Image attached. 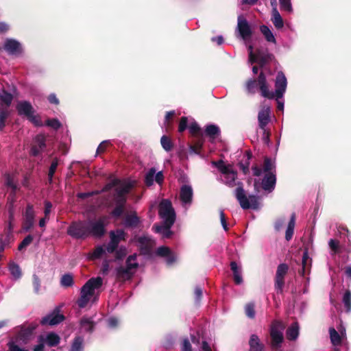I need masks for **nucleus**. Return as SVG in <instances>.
Returning a JSON list of instances; mask_svg holds the SVG:
<instances>
[{
  "label": "nucleus",
  "mask_w": 351,
  "mask_h": 351,
  "mask_svg": "<svg viewBox=\"0 0 351 351\" xmlns=\"http://www.w3.org/2000/svg\"><path fill=\"white\" fill-rule=\"evenodd\" d=\"M212 165L220 171L219 180L229 187L239 185L237 183V173L232 169L230 165H226L221 160L213 161ZM235 196L241 207L243 209H257L259 208L258 198L254 195H247L241 186H239L235 190Z\"/></svg>",
  "instance_id": "1"
},
{
  "label": "nucleus",
  "mask_w": 351,
  "mask_h": 351,
  "mask_svg": "<svg viewBox=\"0 0 351 351\" xmlns=\"http://www.w3.org/2000/svg\"><path fill=\"white\" fill-rule=\"evenodd\" d=\"M287 80L285 74L280 71L275 80V91L269 90V86L265 75L261 72L257 80L250 79L246 82V89L248 93L254 94L258 87L261 96L268 99H282L286 92Z\"/></svg>",
  "instance_id": "2"
},
{
  "label": "nucleus",
  "mask_w": 351,
  "mask_h": 351,
  "mask_svg": "<svg viewBox=\"0 0 351 351\" xmlns=\"http://www.w3.org/2000/svg\"><path fill=\"white\" fill-rule=\"evenodd\" d=\"M237 31L239 35L247 46L249 52V62L250 64L258 63L263 66L270 58L269 54H261L259 52L256 54L254 53L253 47L250 43L252 32L247 21L243 16H239Z\"/></svg>",
  "instance_id": "3"
},
{
  "label": "nucleus",
  "mask_w": 351,
  "mask_h": 351,
  "mask_svg": "<svg viewBox=\"0 0 351 351\" xmlns=\"http://www.w3.org/2000/svg\"><path fill=\"white\" fill-rule=\"evenodd\" d=\"M133 185L134 183L130 180H114L104 188L103 191H107L112 189L115 191L116 207L112 213L114 217H119L123 213L126 201V195L130 192Z\"/></svg>",
  "instance_id": "4"
},
{
  "label": "nucleus",
  "mask_w": 351,
  "mask_h": 351,
  "mask_svg": "<svg viewBox=\"0 0 351 351\" xmlns=\"http://www.w3.org/2000/svg\"><path fill=\"white\" fill-rule=\"evenodd\" d=\"M103 284L101 277L91 278L82 287L77 304L80 308L86 307L89 303L97 300L99 289Z\"/></svg>",
  "instance_id": "5"
},
{
  "label": "nucleus",
  "mask_w": 351,
  "mask_h": 351,
  "mask_svg": "<svg viewBox=\"0 0 351 351\" xmlns=\"http://www.w3.org/2000/svg\"><path fill=\"white\" fill-rule=\"evenodd\" d=\"M252 171L256 176L263 174L262 187L265 191H271L274 189L276 181L274 162L269 158H265L263 169L254 167L252 168Z\"/></svg>",
  "instance_id": "6"
},
{
  "label": "nucleus",
  "mask_w": 351,
  "mask_h": 351,
  "mask_svg": "<svg viewBox=\"0 0 351 351\" xmlns=\"http://www.w3.org/2000/svg\"><path fill=\"white\" fill-rule=\"evenodd\" d=\"M35 327L21 328L17 330L15 338L8 343L10 351H28L20 348L18 344L25 343L32 335Z\"/></svg>",
  "instance_id": "7"
},
{
  "label": "nucleus",
  "mask_w": 351,
  "mask_h": 351,
  "mask_svg": "<svg viewBox=\"0 0 351 351\" xmlns=\"http://www.w3.org/2000/svg\"><path fill=\"white\" fill-rule=\"evenodd\" d=\"M109 223V217L102 216L97 219L87 220L88 237H101L106 232Z\"/></svg>",
  "instance_id": "8"
},
{
  "label": "nucleus",
  "mask_w": 351,
  "mask_h": 351,
  "mask_svg": "<svg viewBox=\"0 0 351 351\" xmlns=\"http://www.w3.org/2000/svg\"><path fill=\"white\" fill-rule=\"evenodd\" d=\"M138 264L136 261V254L130 256L126 261L125 267H119L117 269V277L119 280H126L134 274Z\"/></svg>",
  "instance_id": "9"
},
{
  "label": "nucleus",
  "mask_w": 351,
  "mask_h": 351,
  "mask_svg": "<svg viewBox=\"0 0 351 351\" xmlns=\"http://www.w3.org/2000/svg\"><path fill=\"white\" fill-rule=\"evenodd\" d=\"M16 110L19 115L27 117L34 125L36 126L43 125L40 117L34 114V109L29 101H19L16 105Z\"/></svg>",
  "instance_id": "10"
},
{
  "label": "nucleus",
  "mask_w": 351,
  "mask_h": 351,
  "mask_svg": "<svg viewBox=\"0 0 351 351\" xmlns=\"http://www.w3.org/2000/svg\"><path fill=\"white\" fill-rule=\"evenodd\" d=\"M159 215L162 223L172 226L176 220V212L171 202L168 199H163L159 204Z\"/></svg>",
  "instance_id": "11"
},
{
  "label": "nucleus",
  "mask_w": 351,
  "mask_h": 351,
  "mask_svg": "<svg viewBox=\"0 0 351 351\" xmlns=\"http://www.w3.org/2000/svg\"><path fill=\"white\" fill-rule=\"evenodd\" d=\"M67 234L77 239L87 238L88 237L87 220L71 223L67 228Z\"/></svg>",
  "instance_id": "12"
},
{
  "label": "nucleus",
  "mask_w": 351,
  "mask_h": 351,
  "mask_svg": "<svg viewBox=\"0 0 351 351\" xmlns=\"http://www.w3.org/2000/svg\"><path fill=\"white\" fill-rule=\"evenodd\" d=\"M3 48L8 55L14 57L22 56L24 53L23 44L18 40L12 38L5 39Z\"/></svg>",
  "instance_id": "13"
},
{
  "label": "nucleus",
  "mask_w": 351,
  "mask_h": 351,
  "mask_svg": "<svg viewBox=\"0 0 351 351\" xmlns=\"http://www.w3.org/2000/svg\"><path fill=\"white\" fill-rule=\"evenodd\" d=\"M271 108L268 105L262 104L258 114V125L263 130V134L267 141L269 140V133L266 132V126L271 120Z\"/></svg>",
  "instance_id": "14"
},
{
  "label": "nucleus",
  "mask_w": 351,
  "mask_h": 351,
  "mask_svg": "<svg viewBox=\"0 0 351 351\" xmlns=\"http://www.w3.org/2000/svg\"><path fill=\"white\" fill-rule=\"evenodd\" d=\"M110 241L106 246L108 253H113L117 249L119 243L121 241H125L127 237V234L123 230L118 229L117 230H112L109 233Z\"/></svg>",
  "instance_id": "15"
},
{
  "label": "nucleus",
  "mask_w": 351,
  "mask_h": 351,
  "mask_svg": "<svg viewBox=\"0 0 351 351\" xmlns=\"http://www.w3.org/2000/svg\"><path fill=\"white\" fill-rule=\"evenodd\" d=\"M285 326L282 322L274 321L271 326L270 335L272 340V347L278 348L280 346L283 340L282 331Z\"/></svg>",
  "instance_id": "16"
},
{
  "label": "nucleus",
  "mask_w": 351,
  "mask_h": 351,
  "mask_svg": "<svg viewBox=\"0 0 351 351\" xmlns=\"http://www.w3.org/2000/svg\"><path fill=\"white\" fill-rule=\"evenodd\" d=\"M193 191L191 186L184 184L181 186L179 195V199L182 206L186 211L193 202Z\"/></svg>",
  "instance_id": "17"
},
{
  "label": "nucleus",
  "mask_w": 351,
  "mask_h": 351,
  "mask_svg": "<svg viewBox=\"0 0 351 351\" xmlns=\"http://www.w3.org/2000/svg\"><path fill=\"white\" fill-rule=\"evenodd\" d=\"M164 180V176L162 171H156V169L152 167L149 169L145 175V182L147 186H150L154 182L161 184Z\"/></svg>",
  "instance_id": "18"
},
{
  "label": "nucleus",
  "mask_w": 351,
  "mask_h": 351,
  "mask_svg": "<svg viewBox=\"0 0 351 351\" xmlns=\"http://www.w3.org/2000/svg\"><path fill=\"white\" fill-rule=\"evenodd\" d=\"M46 138L43 134H38L35 136L31 149V154L37 156L46 147Z\"/></svg>",
  "instance_id": "19"
},
{
  "label": "nucleus",
  "mask_w": 351,
  "mask_h": 351,
  "mask_svg": "<svg viewBox=\"0 0 351 351\" xmlns=\"http://www.w3.org/2000/svg\"><path fill=\"white\" fill-rule=\"evenodd\" d=\"M138 246L144 254H149L155 245V242L148 236L139 237L137 239Z\"/></svg>",
  "instance_id": "20"
},
{
  "label": "nucleus",
  "mask_w": 351,
  "mask_h": 351,
  "mask_svg": "<svg viewBox=\"0 0 351 351\" xmlns=\"http://www.w3.org/2000/svg\"><path fill=\"white\" fill-rule=\"evenodd\" d=\"M157 256L163 258L168 265H171L176 261V256L171 250L165 246L158 247L156 252Z\"/></svg>",
  "instance_id": "21"
},
{
  "label": "nucleus",
  "mask_w": 351,
  "mask_h": 351,
  "mask_svg": "<svg viewBox=\"0 0 351 351\" xmlns=\"http://www.w3.org/2000/svg\"><path fill=\"white\" fill-rule=\"evenodd\" d=\"M288 271L286 264H280L277 268L276 274L275 287L277 290L282 291L284 286V277Z\"/></svg>",
  "instance_id": "22"
},
{
  "label": "nucleus",
  "mask_w": 351,
  "mask_h": 351,
  "mask_svg": "<svg viewBox=\"0 0 351 351\" xmlns=\"http://www.w3.org/2000/svg\"><path fill=\"white\" fill-rule=\"evenodd\" d=\"M64 316L62 315L53 313L43 317L41 320V324L43 325L54 326L62 322Z\"/></svg>",
  "instance_id": "23"
},
{
  "label": "nucleus",
  "mask_w": 351,
  "mask_h": 351,
  "mask_svg": "<svg viewBox=\"0 0 351 351\" xmlns=\"http://www.w3.org/2000/svg\"><path fill=\"white\" fill-rule=\"evenodd\" d=\"M230 268L233 273L234 281L237 285L243 283L242 269L234 261L230 263Z\"/></svg>",
  "instance_id": "24"
},
{
  "label": "nucleus",
  "mask_w": 351,
  "mask_h": 351,
  "mask_svg": "<svg viewBox=\"0 0 351 351\" xmlns=\"http://www.w3.org/2000/svg\"><path fill=\"white\" fill-rule=\"evenodd\" d=\"M95 326V323L92 318L84 317L80 321V332H91Z\"/></svg>",
  "instance_id": "25"
},
{
  "label": "nucleus",
  "mask_w": 351,
  "mask_h": 351,
  "mask_svg": "<svg viewBox=\"0 0 351 351\" xmlns=\"http://www.w3.org/2000/svg\"><path fill=\"white\" fill-rule=\"evenodd\" d=\"M44 335V342L50 347L56 346L60 342V337L54 332H49Z\"/></svg>",
  "instance_id": "26"
},
{
  "label": "nucleus",
  "mask_w": 351,
  "mask_h": 351,
  "mask_svg": "<svg viewBox=\"0 0 351 351\" xmlns=\"http://www.w3.org/2000/svg\"><path fill=\"white\" fill-rule=\"evenodd\" d=\"M295 226V215L293 213L291 216L290 220L288 223L286 232H285V239L287 241H290L293 235L294 228Z\"/></svg>",
  "instance_id": "27"
},
{
  "label": "nucleus",
  "mask_w": 351,
  "mask_h": 351,
  "mask_svg": "<svg viewBox=\"0 0 351 351\" xmlns=\"http://www.w3.org/2000/svg\"><path fill=\"white\" fill-rule=\"evenodd\" d=\"M271 21L277 29H281L284 26L283 20L277 8L272 9Z\"/></svg>",
  "instance_id": "28"
},
{
  "label": "nucleus",
  "mask_w": 351,
  "mask_h": 351,
  "mask_svg": "<svg viewBox=\"0 0 351 351\" xmlns=\"http://www.w3.org/2000/svg\"><path fill=\"white\" fill-rule=\"evenodd\" d=\"M299 335V326L297 322L292 324L287 330V337L289 340H295Z\"/></svg>",
  "instance_id": "29"
},
{
  "label": "nucleus",
  "mask_w": 351,
  "mask_h": 351,
  "mask_svg": "<svg viewBox=\"0 0 351 351\" xmlns=\"http://www.w3.org/2000/svg\"><path fill=\"white\" fill-rule=\"evenodd\" d=\"M329 334L331 343L335 346H339L345 340L334 328H330Z\"/></svg>",
  "instance_id": "30"
},
{
  "label": "nucleus",
  "mask_w": 351,
  "mask_h": 351,
  "mask_svg": "<svg viewBox=\"0 0 351 351\" xmlns=\"http://www.w3.org/2000/svg\"><path fill=\"white\" fill-rule=\"evenodd\" d=\"M260 30L267 42L276 44V40L275 36L267 26L261 25L260 27Z\"/></svg>",
  "instance_id": "31"
},
{
  "label": "nucleus",
  "mask_w": 351,
  "mask_h": 351,
  "mask_svg": "<svg viewBox=\"0 0 351 351\" xmlns=\"http://www.w3.org/2000/svg\"><path fill=\"white\" fill-rule=\"evenodd\" d=\"M171 226H169L168 225L164 223H162V225L154 226L155 232L160 233L164 238H169L171 236Z\"/></svg>",
  "instance_id": "32"
},
{
  "label": "nucleus",
  "mask_w": 351,
  "mask_h": 351,
  "mask_svg": "<svg viewBox=\"0 0 351 351\" xmlns=\"http://www.w3.org/2000/svg\"><path fill=\"white\" fill-rule=\"evenodd\" d=\"M12 100V95L5 91L0 93V106L3 107L5 106V108L8 107Z\"/></svg>",
  "instance_id": "33"
},
{
  "label": "nucleus",
  "mask_w": 351,
  "mask_h": 351,
  "mask_svg": "<svg viewBox=\"0 0 351 351\" xmlns=\"http://www.w3.org/2000/svg\"><path fill=\"white\" fill-rule=\"evenodd\" d=\"M250 351H261L263 349L262 345L259 343L258 337L252 335L250 340Z\"/></svg>",
  "instance_id": "34"
},
{
  "label": "nucleus",
  "mask_w": 351,
  "mask_h": 351,
  "mask_svg": "<svg viewBox=\"0 0 351 351\" xmlns=\"http://www.w3.org/2000/svg\"><path fill=\"white\" fill-rule=\"evenodd\" d=\"M139 223V219L135 214L127 215L124 225L127 227H136Z\"/></svg>",
  "instance_id": "35"
},
{
  "label": "nucleus",
  "mask_w": 351,
  "mask_h": 351,
  "mask_svg": "<svg viewBox=\"0 0 351 351\" xmlns=\"http://www.w3.org/2000/svg\"><path fill=\"white\" fill-rule=\"evenodd\" d=\"M84 339L81 337H77L71 347L70 351H83Z\"/></svg>",
  "instance_id": "36"
},
{
  "label": "nucleus",
  "mask_w": 351,
  "mask_h": 351,
  "mask_svg": "<svg viewBox=\"0 0 351 351\" xmlns=\"http://www.w3.org/2000/svg\"><path fill=\"white\" fill-rule=\"evenodd\" d=\"M343 303L347 313L351 312V292L349 290L346 291L343 296Z\"/></svg>",
  "instance_id": "37"
},
{
  "label": "nucleus",
  "mask_w": 351,
  "mask_h": 351,
  "mask_svg": "<svg viewBox=\"0 0 351 351\" xmlns=\"http://www.w3.org/2000/svg\"><path fill=\"white\" fill-rule=\"evenodd\" d=\"M107 252L106 247L102 245L97 246L90 254V258L96 259L101 258Z\"/></svg>",
  "instance_id": "38"
},
{
  "label": "nucleus",
  "mask_w": 351,
  "mask_h": 351,
  "mask_svg": "<svg viewBox=\"0 0 351 351\" xmlns=\"http://www.w3.org/2000/svg\"><path fill=\"white\" fill-rule=\"evenodd\" d=\"M35 212L33 206L28 204L24 213V221H34V222Z\"/></svg>",
  "instance_id": "39"
},
{
  "label": "nucleus",
  "mask_w": 351,
  "mask_h": 351,
  "mask_svg": "<svg viewBox=\"0 0 351 351\" xmlns=\"http://www.w3.org/2000/svg\"><path fill=\"white\" fill-rule=\"evenodd\" d=\"M9 270L10 274L15 279H19L21 277V271L18 265L14 263H11L9 265Z\"/></svg>",
  "instance_id": "40"
},
{
  "label": "nucleus",
  "mask_w": 351,
  "mask_h": 351,
  "mask_svg": "<svg viewBox=\"0 0 351 351\" xmlns=\"http://www.w3.org/2000/svg\"><path fill=\"white\" fill-rule=\"evenodd\" d=\"M5 184L12 189V193H14L16 189V184L15 183L14 175L7 173L5 175Z\"/></svg>",
  "instance_id": "41"
},
{
  "label": "nucleus",
  "mask_w": 351,
  "mask_h": 351,
  "mask_svg": "<svg viewBox=\"0 0 351 351\" xmlns=\"http://www.w3.org/2000/svg\"><path fill=\"white\" fill-rule=\"evenodd\" d=\"M206 135L211 138H215L219 133V128L215 125H208L205 130Z\"/></svg>",
  "instance_id": "42"
},
{
  "label": "nucleus",
  "mask_w": 351,
  "mask_h": 351,
  "mask_svg": "<svg viewBox=\"0 0 351 351\" xmlns=\"http://www.w3.org/2000/svg\"><path fill=\"white\" fill-rule=\"evenodd\" d=\"M245 313L247 317L253 319L255 317V304L253 302H249L245 306Z\"/></svg>",
  "instance_id": "43"
},
{
  "label": "nucleus",
  "mask_w": 351,
  "mask_h": 351,
  "mask_svg": "<svg viewBox=\"0 0 351 351\" xmlns=\"http://www.w3.org/2000/svg\"><path fill=\"white\" fill-rule=\"evenodd\" d=\"M311 261L308 257V252L305 251L302 256V269L300 271L302 276L305 274L306 270L308 268Z\"/></svg>",
  "instance_id": "44"
},
{
  "label": "nucleus",
  "mask_w": 351,
  "mask_h": 351,
  "mask_svg": "<svg viewBox=\"0 0 351 351\" xmlns=\"http://www.w3.org/2000/svg\"><path fill=\"white\" fill-rule=\"evenodd\" d=\"M58 165V158H54L51 164V166H50L49 170V173H48V178H49V180L50 182H52L53 175L56 172Z\"/></svg>",
  "instance_id": "45"
},
{
  "label": "nucleus",
  "mask_w": 351,
  "mask_h": 351,
  "mask_svg": "<svg viewBox=\"0 0 351 351\" xmlns=\"http://www.w3.org/2000/svg\"><path fill=\"white\" fill-rule=\"evenodd\" d=\"M61 285L63 287H71L73 284V279L71 275L65 274L61 278Z\"/></svg>",
  "instance_id": "46"
},
{
  "label": "nucleus",
  "mask_w": 351,
  "mask_h": 351,
  "mask_svg": "<svg viewBox=\"0 0 351 351\" xmlns=\"http://www.w3.org/2000/svg\"><path fill=\"white\" fill-rule=\"evenodd\" d=\"M8 116V111L3 107H0V130L5 126V121Z\"/></svg>",
  "instance_id": "47"
},
{
  "label": "nucleus",
  "mask_w": 351,
  "mask_h": 351,
  "mask_svg": "<svg viewBox=\"0 0 351 351\" xmlns=\"http://www.w3.org/2000/svg\"><path fill=\"white\" fill-rule=\"evenodd\" d=\"M160 143H161L162 147L166 151H169L171 149V147H172L171 142L170 139L168 137H167L166 136H162V138L160 139Z\"/></svg>",
  "instance_id": "48"
},
{
  "label": "nucleus",
  "mask_w": 351,
  "mask_h": 351,
  "mask_svg": "<svg viewBox=\"0 0 351 351\" xmlns=\"http://www.w3.org/2000/svg\"><path fill=\"white\" fill-rule=\"evenodd\" d=\"M280 9L288 12H292V6L290 0H280Z\"/></svg>",
  "instance_id": "49"
},
{
  "label": "nucleus",
  "mask_w": 351,
  "mask_h": 351,
  "mask_svg": "<svg viewBox=\"0 0 351 351\" xmlns=\"http://www.w3.org/2000/svg\"><path fill=\"white\" fill-rule=\"evenodd\" d=\"M46 125L51 127L55 130H58L61 127V123L57 119H51L47 120Z\"/></svg>",
  "instance_id": "50"
},
{
  "label": "nucleus",
  "mask_w": 351,
  "mask_h": 351,
  "mask_svg": "<svg viewBox=\"0 0 351 351\" xmlns=\"http://www.w3.org/2000/svg\"><path fill=\"white\" fill-rule=\"evenodd\" d=\"M33 241V237L30 234L27 235L19 245V250H22L23 248L29 245Z\"/></svg>",
  "instance_id": "51"
},
{
  "label": "nucleus",
  "mask_w": 351,
  "mask_h": 351,
  "mask_svg": "<svg viewBox=\"0 0 351 351\" xmlns=\"http://www.w3.org/2000/svg\"><path fill=\"white\" fill-rule=\"evenodd\" d=\"M188 128L190 132L193 134L198 133L200 130L199 125L195 121H191V123H189Z\"/></svg>",
  "instance_id": "52"
},
{
  "label": "nucleus",
  "mask_w": 351,
  "mask_h": 351,
  "mask_svg": "<svg viewBox=\"0 0 351 351\" xmlns=\"http://www.w3.org/2000/svg\"><path fill=\"white\" fill-rule=\"evenodd\" d=\"M44 335H40L38 337V344L34 348V351H44Z\"/></svg>",
  "instance_id": "53"
},
{
  "label": "nucleus",
  "mask_w": 351,
  "mask_h": 351,
  "mask_svg": "<svg viewBox=\"0 0 351 351\" xmlns=\"http://www.w3.org/2000/svg\"><path fill=\"white\" fill-rule=\"evenodd\" d=\"M188 119L184 117H182L179 123L178 131L180 132H182L186 129V128H188Z\"/></svg>",
  "instance_id": "54"
},
{
  "label": "nucleus",
  "mask_w": 351,
  "mask_h": 351,
  "mask_svg": "<svg viewBox=\"0 0 351 351\" xmlns=\"http://www.w3.org/2000/svg\"><path fill=\"white\" fill-rule=\"evenodd\" d=\"M33 286L35 293H38L40 287V282L38 277L35 274L33 276Z\"/></svg>",
  "instance_id": "55"
},
{
  "label": "nucleus",
  "mask_w": 351,
  "mask_h": 351,
  "mask_svg": "<svg viewBox=\"0 0 351 351\" xmlns=\"http://www.w3.org/2000/svg\"><path fill=\"white\" fill-rule=\"evenodd\" d=\"M328 245L334 253L339 252V241L335 239H330L328 242Z\"/></svg>",
  "instance_id": "56"
},
{
  "label": "nucleus",
  "mask_w": 351,
  "mask_h": 351,
  "mask_svg": "<svg viewBox=\"0 0 351 351\" xmlns=\"http://www.w3.org/2000/svg\"><path fill=\"white\" fill-rule=\"evenodd\" d=\"M182 351H192L190 341L187 339H183L182 342Z\"/></svg>",
  "instance_id": "57"
},
{
  "label": "nucleus",
  "mask_w": 351,
  "mask_h": 351,
  "mask_svg": "<svg viewBox=\"0 0 351 351\" xmlns=\"http://www.w3.org/2000/svg\"><path fill=\"white\" fill-rule=\"evenodd\" d=\"M116 258L117 259H121L126 254V248L124 247H119L117 250H116Z\"/></svg>",
  "instance_id": "58"
},
{
  "label": "nucleus",
  "mask_w": 351,
  "mask_h": 351,
  "mask_svg": "<svg viewBox=\"0 0 351 351\" xmlns=\"http://www.w3.org/2000/svg\"><path fill=\"white\" fill-rule=\"evenodd\" d=\"M285 222V218L278 219L275 222V229L278 231L280 230L283 228Z\"/></svg>",
  "instance_id": "59"
},
{
  "label": "nucleus",
  "mask_w": 351,
  "mask_h": 351,
  "mask_svg": "<svg viewBox=\"0 0 351 351\" xmlns=\"http://www.w3.org/2000/svg\"><path fill=\"white\" fill-rule=\"evenodd\" d=\"M220 221L223 228L224 229V230L227 231L228 230V224L226 223L225 214L223 210L220 211Z\"/></svg>",
  "instance_id": "60"
},
{
  "label": "nucleus",
  "mask_w": 351,
  "mask_h": 351,
  "mask_svg": "<svg viewBox=\"0 0 351 351\" xmlns=\"http://www.w3.org/2000/svg\"><path fill=\"white\" fill-rule=\"evenodd\" d=\"M202 289L199 287H195V301L197 303L199 302L201 298H202Z\"/></svg>",
  "instance_id": "61"
},
{
  "label": "nucleus",
  "mask_w": 351,
  "mask_h": 351,
  "mask_svg": "<svg viewBox=\"0 0 351 351\" xmlns=\"http://www.w3.org/2000/svg\"><path fill=\"white\" fill-rule=\"evenodd\" d=\"M108 326L110 328H114L116 327L119 324V320L117 318L112 317L108 319L107 320Z\"/></svg>",
  "instance_id": "62"
},
{
  "label": "nucleus",
  "mask_w": 351,
  "mask_h": 351,
  "mask_svg": "<svg viewBox=\"0 0 351 351\" xmlns=\"http://www.w3.org/2000/svg\"><path fill=\"white\" fill-rule=\"evenodd\" d=\"M51 208H52V204L51 202H45L44 213H45V216L46 217H49V215L51 213Z\"/></svg>",
  "instance_id": "63"
},
{
  "label": "nucleus",
  "mask_w": 351,
  "mask_h": 351,
  "mask_svg": "<svg viewBox=\"0 0 351 351\" xmlns=\"http://www.w3.org/2000/svg\"><path fill=\"white\" fill-rule=\"evenodd\" d=\"M337 329H338L337 332L341 335L343 339H344L346 340L347 338V335H346V330L345 326L341 323L339 324V326L337 327Z\"/></svg>",
  "instance_id": "64"
}]
</instances>
